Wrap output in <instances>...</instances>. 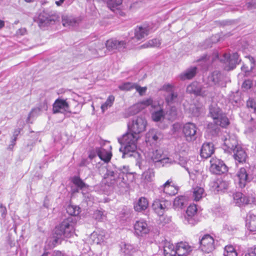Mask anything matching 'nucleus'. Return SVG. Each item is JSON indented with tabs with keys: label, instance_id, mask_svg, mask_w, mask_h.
Returning a JSON list of instances; mask_svg holds the SVG:
<instances>
[{
	"label": "nucleus",
	"instance_id": "35",
	"mask_svg": "<svg viewBox=\"0 0 256 256\" xmlns=\"http://www.w3.org/2000/svg\"><path fill=\"white\" fill-rule=\"evenodd\" d=\"M196 66L190 67L180 74V78L183 80L192 79L196 76Z\"/></svg>",
	"mask_w": 256,
	"mask_h": 256
},
{
	"label": "nucleus",
	"instance_id": "20",
	"mask_svg": "<svg viewBox=\"0 0 256 256\" xmlns=\"http://www.w3.org/2000/svg\"><path fill=\"white\" fill-rule=\"evenodd\" d=\"M178 256H186L192 250V248L186 242H180L176 246Z\"/></svg>",
	"mask_w": 256,
	"mask_h": 256
},
{
	"label": "nucleus",
	"instance_id": "59",
	"mask_svg": "<svg viewBox=\"0 0 256 256\" xmlns=\"http://www.w3.org/2000/svg\"><path fill=\"white\" fill-rule=\"evenodd\" d=\"M134 88L139 93L140 96H142L146 91V87H141L136 84Z\"/></svg>",
	"mask_w": 256,
	"mask_h": 256
},
{
	"label": "nucleus",
	"instance_id": "48",
	"mask_svg": "<svg viewBox=\"0 0 256 256\" xmlns=\"http://www.w3.org/2000/svg\"><path fill=\"white\" fill-rule=\"evenodd\" d=\"M204 192V188L196 186L194 188L193 191L194 200L196 201H198L202 198Z\"/></svg>",
	"mask_w": 256,
	"mask_h": 256
},
{
	"label": "nucleus",
	"instance_id": "29",
	"mask_svg": "<svg viewBox=\"0 0 256 256\" xmlns=\"http://www.w3.org/2000/svg\"><path fill=\"white\" fill-rule=\"evenodd\" d=\"M222 80V76L218 70H214L208 76V81L210 84L218 85Z\"/></svg>",
	"mask_w": 256,
	"mask_h": 256
},
{
	"label": "nucleus",
	"instance_id": "51",
	"mask_svg": "<svg viewBox=\"0 0 256 256\" xmlns=\"http://www.w3.org/2000/svg\"><path fill=\"white\" fill-rule=\"evenodd\" d=\"M246 106L256 114V97L249 98L246 101Z\"/></svg>",
	"mask_w": 256,
	"mask_h": 256
},
{
	"label": "nucleus",
	"instance_id": "4",
	"mask_svg": "<svg viewBox=\"0 0 256 256\" xmlns=\"http://www.w3.org/2000/svg\"><path fill=\"white\" fill-rule=\"evenodd\" d=\"M74 223L72 218H68L64 220L58 226H56L54 234V240L52 245L54 247L60 243L62 236L66 238L72 236L74 231Z\"/></svg>",
	"mask_w": 256,
	"mask_h": 256
},
{
	"label": "nucleus",
	"instance_id": "49",
	"mask_svg": "<svg viewBox=\"0 0 256 256\" xmlns=\"http://www.w3.org/2000/svg\"><path fill=\"white\" fill-rule=\"evenodd\" d=\"M80 208L76 206L70 205L66 208L67 213L70 216H78L80 212Z\"/></svg>",
	"mask_w": 256,
	"mask_h": 256
},
{
	"label": "nucleus",
	"instance_id": "1",
	"mask_svg": "<svg viewBox=\"0 0 256 256\" xmlns=\"http://www.w3.org/2000/svg\"><path fill=\"white\" fill-rule=\"evenodd\" d=\"M147 122L143 116L134 117L128 124V132L120 138L118 142L120 144V151L122 152V158L130 157L132 153L137 149V140L140 134L145 130Z\"/></svg>",
	"mask_w": 256,
	"mask_h": 256
},
{
	"label": "nucleus",
	"instance_id": "38",
	"mask_svg": "<svg viewBox=\"0 0 256 256\" xmlns=\"http://www.w3.org/2000/svg\"><path fill=\"white\" fill-rule=\"evenodd\" d=\"M159 248H162L164 252H169L170 250L176 248V246L170 241L168 240L165 238L160 242Z\"/></svg>",
	"mask_w": 256,
	"mask_h": 256
},
{
	"label": "nucleus",
	"instance_id": "32",
	"mask_svg": "<svg viewBox=\"0 0 256 256\" xmlns=\"http://www.w3.org/2000/svg\"><path fill=\"white\" fill-rule=\"evenodd\" d=\"M165 116L168 120L172 122L176 120L178 116L177 108L175 106H170L165 112Z\"/></svg>",
	"mask_w": 256,
	"mask_h": 256
},
{
	"label": "nucleus",
	"instance_id": "7",
	"mask_svg": "<svg viewBox=\"0 0 256 256\" xmlns=\"http://www.w3.org/2000/svg\"><path fill=\"white\" fill-rule=\"evenodd\" d=\"M254 168L250 166L241 168L237 172L236 178L240 188H244L254 178Z\"/></svg>",
	"mask_w": 256,
	"mask_h": 256
},
{
	"label": "nucleus",
	"instance_id": "3",
	"mask_svg": "<svg viewBox=\"0 0 256 256\" xmlns=\"http://www.w3.org/2000/svg\"><path fill=\"white\" fill-rule=\"evenodd\" d=\"M215 59H218L220 62L226 64L228 67V70H234L240 61L238 54L234 52L232 54L224 53L220 56L217 54L214 56L204 54L198 60V62H199L202 70L207 71Z\"/></svg>",
	"mask_w": 256,
	"mask_h": 256
},
{
	"label": "nucleus",
	"instance_id": "40",
	"mask_svg": "<svg viewBox=\"0 0 256 256\" xmlns=\"http://www.w3.org/2000/svg\"><path fill=\"white\" fill-rule=\"evenodd\" d=\"M72 182L77 188L80 190L85 188H88V186L84 183L83 180L78 176H74L72 178Z\"/></svg>",
	"mask_w": 256,
	"mask_h": 256
},
{
	"label": "nucleus",
	"instance_id": "56",
	"mask_svg": "<svg viewBox=\"0 0 256 256\" xmlns=\"http://www.w3.org/2000/svg\"><path fill=\"white\" fill-rule=\"evenodd\" d=\"M253 86V82L251 79L245 80L242 83V88L248 90L252 88Z\"/></svg>",
	"mask_w": 256,
	"mask_h": 256
},
{
	"label": "nucleus",
	"instance_id": "6",
	"mask_svg": "<svg viewBox=\"0 0 256 256\" xmlns=\"http://www.w3.org/2000/svg\"><path fill=\"white\" fill-rule=\"evenodd\" d=\"M76 103V110L72 112L70 110V105L66 100L58 98L52 104V113L54 114L60 113L63 114L62 121L66 118H70L72 114H78L82 109V106L78 102L73 100Z\"/></svg>",
	"mask_w": 256,
	"mask_h": 256
},
{
	"label": "nucleus",
	"instance_id": "52",
	"mask_svg": "<svg viewBox=\"0 0 256 256\" xmlns=\"http://www.w3.org/2000/svg\"><path fill=\"white\" fill-rule=\"evenodd\" d=\"M135 85L136 84L134 83L126 82L118 86V88L122 90H131L134 88Z\"/></svg>",
	"mask_w": 256,
	"mask_h": 256
},
{
	"label": "nucleus",
	"instance_id": "31",
	"mask_svg": "<svg viewBox=\"0 0 256 256\" xmlns=\"http://www.w3.org/2000/svg\"><path fill=\"white\" fill-rule=\"evenodd\" d=\"M162 151L160 149L156 148L152 152V158L153 161L155 162H160L162 164H166L169 160L168 158H164L163 154Z\"/></svg>",
	"mask_w": 256,
	"mask_h": 256
},
{
	"label": "nucleus",
	"instance_id": "55",
	"mask_svg": "<svg viewBox=\"0 0 256 256\" xmlns=\"http://www.w3.org/2000/svg\"><path fill=\"white\" fill-rule=\"evenodd\" d=\"M244 256H256V246L248 248L244 252Z\"/></svg>",
	"mask_w": 256,
	"mask_h": 256
},
{
	"label": "nucleus",
	"instance_id": "25",
	"mask_svg": "<svg viewBox=\"0 0 256 256\" xmlns=\"http://www.w3.org/2000/svg\"><path fill=\"white\" fill-rule=\"evenodd\" d=\"M214 145L212 142L204 143L200 150V156L204 158H208L214 153Z\"/></svg>",
	"mask_w": 256,
	"mask_h": 256
},
{
	"label": "nucleus",
	"instance_id": "50",
	"mask_svg": "<svg viewBox=\"0 0 256 256\" xmlns=\"http://www.w3.org/2000/svg\"><path fill=\"white\" fill-rule=\"evenodd\" d=\"M192 162L190 160L180 159L179 164L185 168L189 174L190 176L192 178V175L194 174L193 172L191 171V169L188 166V164H190Z\"/></svg>",
	"mask_w": 256,
	"mask_h": 256
},
{
	"label": "nucleus",
	"instance_id": "62",
	"mask_svg": "<svg viewBox=\"0 0 256 256\" xmlns=\"http://www.w3.org/2000/svg\"><path fill=\"white\" fill-rule=\"evenodd\" d=\"M164 256H176L177 255L176 248L170 250L169 252H164Z\"/></svg>",
	"mask_w": 256,
	"mask_h": 256
},
{
	"label": "nucleus",
	"instance_id": "26",
	"mask_svg": "<svg viewBox=\"0 0 256 256\" xmlns=\"http://www.w3.org/2000/svg\"><path fill=\"white\" fill-rule=\"evenodd\" d=\"M246 226L251 232H256V215L252 212L246 214Z\"/></svg>",
	"mask_w": 256,
	"mask_h": 256
},
{
	"label": "nucleus",
	"instance_id": "10",
	"mask_svg": "<svg viewBox=\"0 0 256 256\" xmlns=\"http://www.w3.org/2000/svg\"><path fill=\"white\" fill-rule=\"evenodd\" d=\"M186 92L195 96L202 97L207 96L209 93L208 89L198 82H194L190 84L186 88Z\"/></svg>",
	"mask_w": 256,
	"mask_h": 256
},
{
	"label": "nucleus",
	"instance_id": "47",
	"mask_svg": "<svg viewBox=\"0 0 256 256\" xmlns=\"http://www.w3.org/2000/svg\"><path fill=\"white\" fill-rule=\"evenodd\" d=\"M106 212L102 209L97 210L94 212L93 217L98 221L102 222L106 218Z\"/></svg>",
	"mask_w": 256,
	"mask_h": 256
},
{
	"label": "nucleus",
	"instance_id": "12",
	"mask_svg": "<svg viewBox=\"0 0 256 256\" xmlns=\"http://www.w3.org/2000/svg\"><path fill=\"white\" fill-rule=\"evenodd\" d=\"M199 243L200 248L204 252H210L214 249V240L209 234H204L200 239Z\"/></svg>",
	"mask_w": 256,
	"mask_h": 256
},
{
	"label": "nucleus",
	"instance_id": "54",
	"mask_svg": "<svg viewBox=\"0 0 256 256\" xmlns=\"http://www.w3.org/2000/svg\"><path fill=\"white\" fill-rule=\"evenodd\" d=\"M154 176V172L153 170L148 169V170L144 172L142 174V176L148 182H150L152 180V178Z\"/></svg>",
	"mask_w": 256,
	"mask_h": 256
},
{
	"label": "nucleus",
	"instance_id": "58",
	"mask_svg": "<svg viewBox=\"0 0 256 256\" xmlns=\"http://www.w3.org/2000/svg\"><path fill=\"white\" fill-rule=\"evenodd\" d=\"M246 6L249 10L256 8V0H251L246 4Z\"/></svg>",
	"mask_w": 256,
	"mask_h": 256
},
{
	"label": "nucleus",
	"instance_id": "36",
	"mask_svg": "<svg viewBox=\"0 0 256 256\" xmlns=\"http://www.w3.org/2000/svg\"><path fill=\"white\" fill-rule=\"evenodd\" d=\"M230 101L234 106L238 107L242 104L241 96L238 92L233 93L230 97Z\"/></svg>",
	"mask_w": 256,
	"mask_h": 256
},
{
	"label": "nucleus",
	"instance_id": "8",
	"mask_svg": "<svg viewBox=\"0 0 256 256\" xmlns=\"http://www.w3.org/2000/svg\"><path fill=\"white\" fill-rule=\"evenodd\" d=\"M182 221L186 224L194 226L200 222V216L198 214V208L194 204L189 206L184 214Z\"/></svg>",
	"mask_w": 256,
	"mask_h": 256
},
{
	"label": "nucleus",
	"instance_id": "61",
	"mask_svg": "<svg viewBox=\"0 0 256 256\" xmlns=\"http://www.w3.org/2000/svg\"><path fill=\"white\" fill-rule=\"evenodd\" d=\"M44 222L42 220H39L38 222V226L40 232L44 233L46 232V228L43 227Z\"/></svg>",
	"mask_w": 256,
	"mask_h": 256
},
{
	"label": "nucleus",
	"instance_id": "44",
	"mask_svg": "<svg viewBox=\"0 0 256 256\" xmlns=\"http://www.w3.org/2000/svg\"><path fill=\"white\" fill-rule=\"evenodd\" d=\"M100 154L102 156H100V158L104 161L105 162H110L112 156V154L110 151L106 150L102 147L100 148Z\"/></svg>",
	"mask_w": 256,
	"mask_h": 256
},
{
	"label": "nucleus",
	"instance_id": "53",
	"mask_svg": "<svg viewBox=\"0 0 256 256\" xmlns=\"http://www.w3.org/2000/svg\"><path fill=\"white\" fill-rule=\"evenodd\" d=\"M160 44V40L156 38H154L150 40L148 42L142 46L143 48H146L148 47H154L158 46Z\"/></svg>",
	"mask_w": 256,
	"mask_h": 256
},
{
	"label": "nucleus",
	"instance_id": "16",
	"mask_svg": "<svg viewBox=\"0 0 256 256\" xmlns=\"http://www.w3.org/2000/svg\"><path fill=\"white\" fill-rule=\"evenodd\" d=\"M162 138L160 132L156 129L150 130L146 134V142L147 144L155 145Z\"/></svg>",
	"mask_w": 256,
	"mask_h": 256
},
{
	"label": "nucleus",
	"instance_id": "43",
	"mask_svg": "<svg viewBox=\"0 0 256 256\" xmlns=\"http://www.w3.org/2000/svg\"><path fill=\"white\" fill-rule=\"evenodd\" d=\"M165 116V112L164 110L160 108L158 110L154 111L152 114V120L156 122L160 121Z\"/></svg>",
	"mask_w": 256,
	"mask_h": 256
},
{
	"label": "nucleus",
	"instance_id": "64",
	"mask_svg": "<svg viewBox=\"0 0 256 256\" xmlns=\"http://www.w3.org/2000/svg\"><path fill=\"white\" fill-rule=\"evenodd\" d=\"M90 160L88 158H82L80 163L79 164L80 166H87L88 164H89L90 162Z\"/></svg>",
	"mask_w": 256,
	"mask_h": 256
},
{
	"label": "nucleus",
	"instance_id": "18",
	"mask_svg": "<svg viewBox=\"0 0 256 256\" xmlns=\"http://www.w3.org/2000/svg\"><path fill=\"white\" fill-rule=\"evenodd\" d=\"M168 204L169 202L167 200L156 199L154 201L152 206L154 212L160 216L164 215Z\"/></svg>",
	"mask_w": 256,
	"mask_h": 256
},
{
	"label": "nucleus",
	"instance_id": "2",
	"mask_svg": "<svg viewBox=\"0 0 256 256\" xmlns=\"http://www.w3.org/2000/svg\"><path fill=\"white\" fill-rule=\"evenodd\" d=\"M104 175L105 184L112 190L121 192H126L130 182L134 180V172H130L128 166L118 168L113 164H107Z\"/></svg>",
	"mask_w": 256,
	"mask_h": 256
},
{
	"label": "nucleus",
	"instance_id": "60",
	"mask_svg": "<svg viewBox=\"0 0 256 256\" xmlns=\"http://www.w3.org/2000/svg\"><path fill=\"white\" fill-rule=\"evenodd\" d=\"M0 212L1 213L2 218H4L7 214V210L6 207L2 204H0Z\"/></svg>",
	"mask_w": 256,
	"mask_h": 256
},
{
	"label": "nucleus",
	"instance_id": "11",
	"mask_svg": "<svg viewBox=\"0 0 256 256\" xmlns=\"http://www.w3.org/2000/svg\"><path fill=\"white\" fill-rule=\"evenodd\" d=\"M210 171L214 174H221L228 172V166L224 161L220 159L212 158L210 160Z\"/></svg>",
	"mask_w": 256,
	"mask_h": 256
},
{
	"label": "nucleus",
	"instance_id": "27",
	"mask_svg": "<svg viewBox=\"0 0 256 256\" xmlns=\"http://www.w3.org/2000/svg\"><path fill=\"white\" fill-rule=\"evenodd\" d=\"M232 153H234L233 156L236 162L242 164L246 162L247 154L241 145L238 146V148L236 149Z\"/></svg>",
	"mask_w": 256,
	"mask_h": 256
},
{
	"label": "nucleus",
	"instance_id": "33",
	"mask_svg": "<svg viewBox=\"0 0 256 256\" xmlns=\"http://www.w3.org/2000/svg\"><path fill=\"white\" fill-rule=\"evenodd\" d=\"M188 198L184 196H177L174 201L175 208H182L188 204Z\"/></svg>",
	"mask_w": 256,
	"mask_h": 256
},
{
	"label": "nucleus",
	"instance_id": "39",
	"mask_svg": "<svg viewBox=\"0 0 256 256\" xmlns=\"http://www.w3.org/2000/svg\"><path fill=\"white\" fill-rule=\"evenodd\" d=\"M106 2L108 8L112 11L114 12L118 9L122 2V0H102Z\"/></svg>",
	"mask_w": 256,
	"mask_h": 256
},
{
	"label": "nucleus",
	"instance_id": "63",
	"mask_svg": "<svg viewBox=\"0 0 256 256\" xmlns=\"http://www.w3.org/2000/svg\"><path fill=\"white\" fill-rule=\"evenodd\" d=\"M192 114L194 116H198L200 114V108L196 106L193 107L192 108Z\"/></svg>",
	"mask_w": 256,
	"mask_h": 256
},
{
	"label": "nucleus",
	"instance_id": "57",
	"mask_svg": "<svg viewBox=\"0 0 256 256\" xmlns=\"http://www.w3.org/2000/svg\"><path fill=\"white\" fill-rule=\"evenodd\" d=\"M153 100L152 98H150L145 100H142L140 102V104L143 105L144 107L151 106L152 108H154V106L153 105Z\"/></svg>",
	"mask_w": 256,
	"mask_h": 256
},
{
	"label": "nucleus",
	"instance_id": "21",
	"mask_svg": "<svg viewBox=\"0 0 256 256\" xmlns=\"http://www.w3.org/2000/svg\"><path fill=\"white\" fill-rule=\"evenodd\" d=\"M34 21L38 23L39 27L42 30H47L48 27V12L44 10L40 12L38 16L34 18Z\"/></svg>",
	"mask_w": 256,
	"mask_h": 256
},
{
	"label": "nucleus",
	"instance_id": "45",
	"mask_svg": "<svg viewBox=\"0 0 256 256\" xmlns=\"http://www.w3.org/2000/svg\"><path fill=\"white\" fill-rule=\"evenodd\" d=\"M224 256H238L236 248L233 246H226L224 248Z\"/></svg>",
	"mask_w": 256,
	"mask_h": 256
},
{
	"label": "nucleus",
	"instance_id": "15",
	"mask_svg": "<svg viewBox=\"0 0 256 256\" xmlns=\"http://www.w3.org/2000/svg\"><path fill=\"white\" fill-rule=\"evenodd\" d=\"M196 131L197 127L193 123L188 122L183 126L182 132L187 141L191 142L196 139Z\"/></svg>",
	"mask_w": 256,
	"mask_h": 256
},
{
	"label": "nucleus",
	"instance_id": "17",
	"mask_svg": "<svg viewBox=\"0 0 256 256\" xmlns=\"http://www.w3.org/2000/svg\"><path fill=\"white\" fill-rule=\"evenodd\" d=\"M210 186L212 190L218 192H223L227 190L229 182L222 178H218L210 182Z\"/></svg>",
	"mask_w": 256,
	"mask_h": 256
},
{
	"label": "nucleus",
	"instance_id": "30",
	"mask_svg": "<svg viewBox=\"0 0 256 256\" xmlns=\"http://www.w3.org/2000/svg\"><path fill=\"white\" fill-rule=\"evenodd\" d=\"M134 36H132V40H141L148 34V30L146 27L137 26L134 32Z\"/></svg>",
	"mask_w": 256,
	"mask_h": 256
},
{
	"label": "nucleus",
	"instance_id": "28",
	"mask_svg": "<svg viewBox=\"0 0 256 256\" xmlns=\"http://www.w3.org/2000/svg\"><path fill=\"white\" fill-rule=\"evenodd\" d=\"M172 180H168L162 186L164 192L168 196H174L178 192V186L171 184Z\"/></svg>",
	"mask_w": 256,
	"mask_h": 256
},
{
	"label": "nucleus",
	"instance_id": "5",
	"mask_svg": "<svg viewBox=\"0 0 256 256\" xmlns=\"http://www.w3.org/2000/svg\"><path fill=\"white\" fill-rule=\"evenodd\" d=\"M210 114L214 120L215 124L214 128L210 131L212 135H216L220 130L218 126L222 128H226L230 124V120L226 114L224 113L222 110L216 106H210Z\"/></svg>",
	"mask_w": 256,
	"mask_h": 256
},
{
	"label": "nucleus",
	"instance_id": "24",
	"mask_svg": "<svg viewBox=\"0 0 256 256\" xmlns=\"http://www.w3.org/2000/svg\"><path fill=\"white\" fill-rule=\"evenodd\" d=\"M132 217V210L127 208H124L118 216V220L123 225H126Z\"/></svg>",
	"mask_w": 256,
	"mask_h": 256
},
{
	"label": "nucleus",
	"instance_id": "9",
	"mask_svg": "<svg viewBox=\"0 0 256 256\" xmlns=\"http://www.w3.org/2000/svg\"><path fill=\"white\" fill-rule=\"evenodd\" d=\"M40 103L38 106L32 108L29 113L26 120L27 123L32 124L35 118L40 114L43 112L47 110L48 108L47 98L40 94Z\"/></svg>",
	"mask_w": 256,
	"mask_h": 256
},
{
	"label": "nucleus",
	"instance_id": "41",
	"mask_svg": "<svg viewBox=\"0 0 256 256\" xmlns=\"http://www.w3.org/2000/svg\"><path fill=\"white\" fill-rule=\"evenodd\" d=\"M100 148L101 147H96L92 148H90L88 152V158L90 160H92L96 156L100 158Z\"/></svg>",
	"mask_w": 256,
	"mask_h": 256
},
{
	"label": "nucleus",
	"instance_id": "37",
	"mask_svg": "<svg viewBox=\"0 0 256 256\" xmlns=\"http://www.w3.org/2000/svg\"><path fill=\"white\" fill-rule=\"evenodd\" d=\"M248 58L250 62V68H249L248 66H246L245 64L242 65V66L241 67L242 71L244 72V76H250L252 71L255 65L254 58L252 56H249Z\"/></svg>",
	"mask_w": 256,
	"mask_h": 256
},
{
	"label": "nucleus",
	"instance_id": "46",
	"mask_svg": "<svg viewBox=\"0 0 256 256\" xmlns=\"http://www.w3.org/2000/svg\"><path fill=\"white\" fill-rule=\"evenodd\" d=\"M114 101V96L113 95H110L108 96V98L104 103L101 106V109L102 112L106 110L108 108L112 106Z\"/></svg>",
	"mask_w": 256,
	"mask_h": 256
},
{
	"label": "nucleus",
	"instance_id": "42",
	"mask_svg": "<svg viewBox=\"0 0 256 256\" xmlns=\"http://www.w3.org/2000/svg\"><path fill=\"white\" fill-rule=\"evenodd\" d=\"M178 98V94L176 92L170 90L165 98L166 102L168 105L175 102Z\"/></svg>",
	"mask_w": 256,
	"mask_h": 256
},
{
	"label": "nucleus",
	"instance_id": "19",
	"mask_svg": "<svg viewBox=\"0 0 256 256\" xmlns=\"http://www.w3.org/2000/svg\"><path fill=\"white\" fill-rule=\"evenodd\" d=\"M234 203L238 206H244L250 203L248 196L240 192H236L233 194Z\"/></svg>",
	"mask_w": 256,
	"mask_h": 256
},
{
	"label": "nucleus",
	"instance_id": "34",
	"mask_svg": "<svg viewBox=\"0 0 256 256\" xmlns=\"http://www.w3.org/2000/svg\"><path fill=\"white\" fill-rule=\"evenodd\" d=\"M136 248L130 244H124L121 248V252L124 256H132L136 251Z\"/></svg>",
	"mask_w": 256,
	"mask_h": 256
},
{
	"label": "nucleus",
	"instance_id": "23",
	"mask_svg": "<svg viewBox=\"0 0 256 256\" xmlns=\"http://www.w3.org/2000/svg\"><path fill=\"white\" fill-rule=\"evenodd\" d=\"M148 200L144 196L140 197L134 202V208L136 212H142L146 211L148 207Z\"/></svg>",
	"mask_w": 256,
	"mask_h": 256
},
{
	"label": "nucleus",
	"instance_id": "14",
	"mask_svg": "<svg viewBox=\"0 0 256 256\" xmlns=\"http://www.w3.org/2000/svg\"><path fill=\"white\" fill-rule=\"evenodd\" d=\"M240 145L235 136H229L228 138H225L222 148L224 152L232 154Z\"/></svg>",
	"mask_w": 256,
	"mask_h": 256
},
{
	"label": "nucleus",
	"instance_id": "13",
	"mask_svg": "<svg viewBox=\"0 0 256 256\" xmlns=\"http://www.w3.org/2000/svg\"><path fill=\"white\" fill-rule=\"evenodd\" d=\"M134 234L138 236H144L148 234L150 230L146 220L144 219L136 220L134 224Z\"/></svg>",
	"mask_w": 256,
	"mask_h": 256
},
{
	"label": "nucleus",
	"instance_id": "22",
	"mask_svg": "<svg viewBox=\"0 0 256 256\" xmlns=\"http://www.w3.org/2000/svg\"><path fill=\"white\" fill-rule=\"evenodd\" d=\"M126 44V41H119L116 39L108 40L106 42V46L109 50H120L124 48Z\"/></svg>",
	"mask_w": 256,
	"mask_h": 256
}]
</instances>
